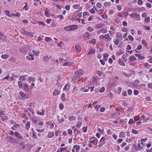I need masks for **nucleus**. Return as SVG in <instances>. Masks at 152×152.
<instances>
[{
  "mask_svg": "<svg viewBox=\"0 0 152 152\" xmlns=\"http://www.w3.org/2000/svg\"><path fill=\"white\" fill-rule=\"evenodd\" d=\"M99 39L100 40L104 39L105 41L106 42L111 41L112 39L110 37L108 34L100 35L99 36Z\"/></svg>",
  "mask_w": 152,
  "mask_h": 152,
  "instance_id": "1",
  "label": "nucleus"
},
{
  "mask_svg": "<svg viewBox=\"0 0 152 152\" xmlns=\"http://www.w3.org/2000/svg\"><path fill=\"white\" fill-rule=\"evenodd\" d=\"M1 119L3 121L7 120L8 118L6 115V112L4 110H1L0 112Z\"/></svg>",
  "mask_w": 152,
  "mask_h": 152,
  "instance_id": "2",
  "label": "nucleus"
},
{
  "mask_svg": "<svg viewBox=\"0 0 152 152\" xmlns=\"http://www.w3.org/2000/svg\"><path fill=\"white\" fill-rule=\"evenodd\" d=\"M137 60V58L134 55H132L129 58V64L132 66L135 65L136 63L134 61Z\"/></svg>",
  "mask_w": 152,
  "mask_h": 152,
  "instance_id": "3",
  "label": "nucleus"
},
{
  "mask_svg": "<svg viewBox=\"0 0 152 152\" xmlns=\"http://www.w3.org/2000/svg\"><path fill=\"white\" fill-rule=\"evenodd\" d=\"M132 18H134L136 21L140 20V15L137 14L136 13H133L131 14L130 15Z\"/></svg>",
  "mask_w": 152,
  "mask_h": 152,
  "instance_id": "4",
  "label": "nucleus"
},
{
  "mask_svg": "<svg viewBox=\"0 0 152 152\" xmlns=\"http://www.w3.org/2000/svg\"><path fill=\"white\" fill-rule=\"evenodd\" d=\"M106 138L104 136L102 137L99 142V146L101 147L103 145L106 143Z\"/></svg>",
  "mask_w": 152,
  "mask_h": 152,
  "instance_id": "5",
  "label": "nucleus"
},
{
  "mask_svg": "<svg viewBox=\"0 0 152 152\" xmlns=\"http://www.w3.org/2000/svg\"><path fill=\"white\" fill-rule=\"evenodd\" d=\"M14 134L15 136L17 137L18 139L20 140H22L23 139V136L21 135L19 132L16 131L15 132Z\"/></svg>",
  "mask_w": 152,
  "mask_h": 152,
  "instance_id": "6",
  "label": "nucleus"
},
{
  "mask_svg": "<svg viewBox=\"0 0 152 152\" xmlns=\"http://www.w3.org/2000/svg\"><path fill=\"white\" fill-rule=\"evenodd\" d=\"M98 142V140L96 137H94L90 138V142L92 143H93L94 145H96Z\"/></svg>",
  "mask_w": 152,
  "mask_h": 152,
  "instance_id": "7",
  "label": "nucleus"
},
{
  "mask_svg": "<svg viewBox=\"0 0 152 152\" xmlns=\"http://www.w3.org/2000/svg\"><path fill=\"white\" fill-rule=\"evenodd\" d=\"M75 149L76 152H78L80 150V147L79 145H75L73 146V148L72 149V152H75Z\"/></svg>",
  "mask_w": 152,
  "mask_h": 152,
  "instance_id": "8",
  "label": "nucleus"
},
{
  "mask_svg": "<svg viewBox=\"0 0 152 152\" xmlns=\"http://www.w3.org/2000/svg\"><path fill=\"white\" fill-rule=\"evenodd\" d=\"M83 73V70L82 69H80L75 72V74L76 75L79 76L82 75Z\"/></svg>",
  "mask_w": 152,
  "mask_h": 152,
  "instance_id": "9",
  "label": "nucleus"
},
{
  "mask_svg": "<svg viewBox=\"0 0 152 152\" xmlns=\"http://www.w3.org/2000/svg\"><path fill=\"white\" fill-rule=\"evenodd\" d=\"M75 52L76 53H80L81 50V48L80 45H76L75 46Z\"/></svg>",
  "mask_w": 152,
  "mask_h": 152,
  "instance_id": "10",
  "label": "nucleus"
},
{
  "mask_svg": "<svg viewBox=\"0 0 152 152\" xmlns=\"http://www.w3.org/2000/svg\"><path fill=\"white\" fill-rule=\"evenodd\" d=\"M135 56L138 58L139 60H142L145 58V57L143 56H142L140 53L135 54Z\"/></svg>",
  "mask_w": 152,
  "mask_h": 152,
  "instance_id": "11",
  "label": "nucleus"
},
{
  "mask_svg": "<svg viewBox=\"0 0 152 152\" xmlns=\"http://www.w3.org/2000/svg\"><path fill=\"white\" fill-rule=\"evenodd\" d=\"M90 35L88 32H86L83 35V38L85 40L88 39L90 38Z\"/></svg>",
  "mask_w": 152,
  "mask_h": 152,
  "instance_id": "12",
  "label": "nucleus"
},
{
  "mask_svg": "<svg viewBox=\"0 0 152 152\" xmlns=\"http://www.w3.org/2000/svg\"><path fill=\"white\" fill-rule=\"evenodd\" d=\"M28 56H26V58L27 60L28 61L33 60H34V55H31L30 53H28Z\"/></svg>",
  "mask_w": 152,
  "mask_h": 152,
  "instance_id": "13",
  "label": "nucleus"
},
{
  "mask_svg": "<svg viewBox=\"0 0 152 152\" xmlns=\"http://www.w3.org/2000/svg\"><path fill=\"white\" fill-rule=\"evenodd\" d=\"M47 127H49L50 129H52L53 128L54 125L50 121H48L46 123Z\"/></svg>",
  "mask_w": 152,
  "mask_h": 152,
  "instance_id": "14",
  "label": "nucleus"
},
{
  "mask_svg": "<svg viewBox=\"0 0 152 152\" xmlns=\"http://www.w3.org/2000/svg\"><path fill=\"white\" fill-rule=\"evenodd\" d=\"M10 142L13 143H17L19 142V140L16 139H14L13 137L10 136Z\"/></svg>",
  "mask_w": 152,
  "mask_h": 152,
  "instance_id": "15",
  "label": "nucleus"
},
{
  "mask_svg": "<svg viewBox=\"0 0 152 152\" xmlns=\"http://www.w3.org/2000/svg\"><path fill=\"white\" fill-rule=\"evenodd\" d=\"M78 26L77 25H70V31L77 29L78 28Z\"/></svg>",
  "mask_w": 152,
  "mask_h": 152,
  "instance_id": "16",
  "label": "nucleus"
},
{
  "mask_svg": "<svg viewBox=\"0 0 152 152\" xmlns=\"http://www.w3.org/2000/svg\"><path fill=\"white\" fill-rule=\"evenodd\" d=\"M118 64L122 66H125L126 64L122 59H119L118 61Z\"/></svg>",
  "mask_w": 152,
  "mask_h": 152,
  "instance_id": "17",
  "label": "nucleus"
},
{
  "mask_svg": "<svg viewBox=\"0 0 152 152\" xmlns=\"http://www.w3.org/2000/svg\"><path fill=\"white\" fill-rule=\"evenodd\" d=\"M121 40V39H115L113 40V42L114 43V45H118L119 42H120V41Z\"/></svg>",
  "mask_w": 152,
  "mask_h": 152,
  "instance_id": "18",
  "label": "nucleus"
},
{
  "mask_svg": "<svg viewBox=\"0 0 152 152\" xmlns=\"http://www.w3.org/2000/svg\"><path fill=\"white\" fill-rule=\"evenodd\" d=\"M142 46L141 45H138L137 48L135 50V51L136 53H139L140 52L139 50H141L142 49Z\"/></svg>",
  "mask_w": 152,
  "mask_h": 152,
  "instance_id": "19",
  "label": "nucleus"
},
{
  "mask_svg": "<svg viewBox=\"0 0 152 152\" xmlns=\"http://www.w3.org/2000/svg\"><path fill=\"white\" fill-rule=\"evenodd\" d=\"M126 56L125 55H123L121 57L124 60L125 62H126L127 61V57L128 56V55L127 53H126Z\"/></svg>",
  "mask_w": 152,
  "mask_h": 152,
  "instance_id": "20",
  "label": "nucleus"
},
{
  "mask_svg": "<svg viewBox=\"0 0 152 152\" xmlns=\"http://www.w3.org/2000/svg\"><path fill=\"white\" fill-rule=\"evenodd\" d=\"M50 59V58L49 56L47 55L46 56H44L43 58V60L45 62L48 61Z\"/></svg>",
  "mask_w": 152,
  "mask_h": 152,
  "instance_id": "21",
  "label": "nucleus"
},
{
  "mask_svg": "<svg viewBox=\"0 0 152 152\" xmlns=\"http://www.w3.org/2000/svg\"><path fill=\"white\" fill-rule=\"evenodd\" d=\"M141 44L144 46L147 47L148 44L146 40L145 39H143L141 41Z\"/></svg>",
  "mask_w": 152,
  "mask_h": 152,
  "instance_id": "22",
  "label": "nucleus"
},
{
  "mask_svg": "<svg viewBox=\"0 0 152 152\" xmlns=\"http://www.w3.org/2000/svg\"><path fill=\"white\" fill-rule=\"evenodd\" d=\"M95 53V50L94 49H91L88 53V55H89L91 54H94Z\"/></svg>",
  "mask_w": 152,
  "mask_h": 152,
  "instance_id": "23",
  "label": "nucleus"
},
{
  "mask_svg": "<svg viewBox=\"0 0 152 152\" xmlns=\"http://www.w3.org/2000/svg\"><path fill=\"white\" fill-rule=\"evenodd\" d=\"M59 94L60 92L56 89H55L53 93V94L54 96L58 95Z\"/></svg>",
  "mask_w": 152,
  "mask_h": 152,
  "instance_id": "24",
  "label": "nucleus"
},
{
  "mask_svg": "<svg viewBox=\"0 0 152 152\" xmlns=\"http://www.w3.org/2000/svg\"><path fill=\"white\" fill-rule=\"evenodd\" d=\"M82 124V122L81 121H78L76 125V127L78 128H80Z\"/></svg>",
  "mask_w": 152,
  "mask_h": 152,
  "instance_id": "25",
  "label": "nucleus"
},
{
  "mask_svg": "<svg viewBox=\"0 0 152 152\" xmlns=\"http://www.w3.org/2000/svg\"><path fill=\"white\" fill-rule=\"evenodd\" d=\"M103 26V24L102 23H99L96 25L95 28H96L99 29L102 28Z\"/></svg>",
  "mask_w": 152,
  "mask_h": 152,
  "instance_id": "26",
  "label": "nucleus"
},
{
  "mask_svg": "<svg viewBox=\"0 0 152 152\" xmlns=\"http://www.w3.org/2000/svg\"><path fill=\"white\" fill-rule=\"evenodd\" d=\"M72 62H64L63 65L64 66H71L72 65Z\"/></svg>",
  "mask_w": 152,
  "mask_h": 152,
  "instance_id": "27",
  "label": "nucleus"
},
{
  "mask_svg": "<svg viewBox=\"0 0 152 152\" xmlns=\"http://www.w3.org/2000/svg\"><path fill=\"white\" fill-rule=\"evenodd\" d=\"M54 133L51 132H49L48 135V137L49 138H51L54 136Z\"/></svg>",
  "mask_w": 152,
  "mask_h": 152,
  "instance_id": "28",
  "label": "nucleus"
},
{
  "mask_svg": "<svg viewBox=\"0 0 152 152\" xmlns=\"http://www.w3.org/2000/svg\"><path fill=\"white\" fill-rule=\"evenodd\" d=\"M30 126V122H28L26 124L25 128L27 130H28L29 129Z\"/></svg>",
  "mask_w": 152,
  "mask_h": 152,
  "instance_id": "29",
  "label": "nucleus"
},
{
  "mask_svg": "<svg viewBox=\"0 0 152 152\" xmlns=\"http://www.w3.org/2000/svg\"><path fill=\"white\" fill-rule=\"evenodd\" d=\"M27 76V75H25V76L24 75H21L19 77V80L22 81H24L26 80L25 77Z\"/></svg>",
  "mask_w": 152,
  "mask_h": 152,
  "instance_id": "30",
  "label": "nucleus"
},
{
  "mask_svg": "<svg viewBox=\"0 0 152 152\" xmlns=\"http://www.w3.org/2000/svg\"><path fill=\"white\" fill-rule=\"evenodd\" d=\"M33 53L36 56H38L40 53V52L39 51H36L35 50H32Z\"/></svg>",
  "mask_w": 152,
  "mask_h": 152,
  "instance_id": "31",
  "label": "nucleus"
},
{
  "mask_svg": "<svg viewBox=\"0 0 152 152\" xmlns=\"http://www.w3.org/2000/svg\"><path fill=\"white\" fill-rule=\"evenodd\" d=\"M20 15L21 14L19 12H17L15 14H11V16H14L15 17H19L20 16Z\"/></svg>",
  "mask_w": 152,
  "mask_h": 152,
  "instance_id": "32",
  "label": "nucleus"
},
{
  "mask_svg": "<svg viewBox=\"0 0 152 152\" xmlns=\"http://www.w3.org/2000/svg\"><path fill=\"white\" fill-rule=\"evenodd\" d=\"M68 119L71 121L76 120V118L74 116H70L69 117Z\"/></svg>",
  "mask_w": 152,
  "mask_h": 152,
  "instance_id": "33",
  "label": "nucleus"
},
{
  "mask_svg": "<svg viewBox=\"0 0 152 152\" xmlns=\"http://www.w3.org/2000/svg\"><path fill=\"white\" fill-rule=\"evenodd\" d=\"M9 57L8 55L5 54L1 55V57L2 58L4 59H6L7 58Z\"/></svg>",
  "mask_w": 152,
  "mask_h": 152,
  "instance_id": "34",
  "label": "nucleus"
},
{
  "mask_svg": "<svg viewBox=\"0 0 152 152\" xmlns=\"http://www.w3.org/2000/svg\"><path fill=\"white\" fill-rule=\"evenodd\" d=\"M61 100L63 101H65L66 100V98L65 97V94L64 93H62L61 95Z\"/></svg>",
  "mask_w": 152,
  "mask_h": 152,
  "instance_id": "35",
  "label": "nucleus"
},
{
  "mask_svg": "<svg viewBox=\"0 0 152 152\" xmlns=\"http://www.w3.org/2000/svg\"><path fill=\"white\" fill-rule=\"evenodd\" d=\"M125 137V135L124 132H121L120 133L119 135V137L120 138H124Z\"/></svg>",
  "mask_w": 152,
  "mask_h": 152,
  "instance_id": "36",
  "label": "nucleus"
},
{
  "mask_svg": "<svg viewBox=\"0 0 152 152\" xmlns=\"http://www.w3.org/2000/svg\"><path fill=\"white\" fill-rule=\"evenodd\" d=\"M89 42L90 44H95L96 42V40L95 39H91L89 40Z\"/></svg>",
  "mask_w": 152,
  "mask_h": 152,
  "instance_id": "37",
  "label": "nucleus"
},
{
  "mask_svg": "<svg viewBox=\"0 0 152 152\" xmlns=\"http://www.w3.org/2000/svg\"><path fill=\"white\" fill-rule=\"evenodd\" d=\"M45 41L47 42H49L51 41V40H52L53 41V40L50 38L48 37H46L45 38Z\"/></svg>",
  "mask_w": 152,
  "mask_h": 152,
  "instance_id": "38",
  "label": "nucleus"
},
{
  "mask_svg": "<svg viewBox=\"0 0 152 152\" xmlns=\"http://www.w3.org/2000/svg\"><path fill=\"white\" fill-rule=\"evenodd\" d=\"M132 147L134 148V151H140V149H139L136 145H133Z\"/></svg>",
  "mask_w": 152,
  "mask_h": 152,
  "instance_id": "39",
  "label": "nucleus"
},
{
  "mask_svg": "<svg viewBox=\"0 0 152 152\" xmlns=\"http://www.w3.org/2000/svg\"><path fill=\"white\" fill-rule=\"evenodd\" d=\"M100 31L103 34L106 33L107 32V30L105 28H102L100 29Z\"/></svg>",
  "mask_w": 152,
  "mask_h": 152,
  "instance_id": "40",
  "label": "nucleus"
},
{
  "mask_svg": "<svg viewBox=\"0 0 152 152\" xmlns=\"http://www.w3.org/2000/svg\"><path fill=\"white\" fill-rule=\"evenodd\" d=\"M88 129V127L87 126H85L82 128V131L84 133H86L87 132Z\"/></svg>",
  "mask_w": 152,
  "mask_h": 152,
  "instance_id": "41",
  "label": "nucleus"
},
{
  "mask_svg": "<svg viewBox=\"0 0 152 152\" xmlns=\"http://www.w3.org/2000/svg\"><path fill=\"white\" fill-rule=\"evenodd\" d=\"M26 35L28 36L33 37H34V34L31 32H27L26 33Z\"/></svg>",
  "mask_w": 152,
  "mask_h": 152,
  "instance_id": "42",
  "label": "nucleus"
},
{
  "mask_svg": "<svg viewBox=\"0 0 152 152\" xmlns=\"http://www.w3.org/2000/svg\"><path fill=\"white\" fill-rule=\"evenodd\" d=\"M57 119L59 123L63 122L64 121V120L63 118H62L61 119H60L59 118V117L58 116Z\"/></svg>",
  "mask_w": 152,
  "mask_h": 152,
  "instance_id": "43",
  "label": "nucleus"
},
{
  "mask_svg": "<svg viewBox=\"0 0 152 152\" xmlns=\"http://www.w3.org/2000/svg\"><path fill=\"white\" fill-rule=\"evenodd\" d=\"M94 28L91 26H88L87 28V30L89 31H94Z\"/></svg>",
  "mask_w": 152,
  "mask_h": 152,
  "instance_id": "44",
  "label": "nucleus"
},
{
  "mask_svg": "<svg viewBox=\"0 0 152 152\" xmlns=\"http://www.w3.org/2000/svg\"><path fill=\"white\" fill-rule=\"evenodd\" d=\"M116 39H121V40H122V34H120V35H119L118 34H116Z\"/></svg>",
  "mask_w": 152,
  "mask_h": 152,
  "instance_id": "45",
  "label": "nucleus"
},
{
  "mask_svg": "<svg viewBox=\"0 0 152 152\" xmlns=\"http://www.w3.org/2000/svg\"><path fill=\"white\" fill-rule=\"evenodd\" d=\"M35 80V77L31 76L29 77L28 79V81H29V80H31L33 82H34Z\"/></svg>",
  "mask_w": 152,
  "mask_h": 152,
  "instance_id": "46",
  "label": "nucleus"
},
{
  "mask_svg": "<svg viewBox=\"0 0 152 152\" xmlns=\"http://www.w3.org/2000/svg\"><path fill=\"white\" fill-rule=\"evenodd\" d=\"M24 87L25 89L26 88H29V89H32V88L29 85L27 84V83H25L24 86Z\"/></svg>",
  "mask_w": 152,
  "mask_h": 152,
  "instance_id": "47",
  "label": "nucleus"
},
{
  "mask_svg": "<svg viewBox=\"0 0 152 152\" xmlns=\"http://www.w3.org/2000/svg\"><path fill=\"white\" fill-rule=\"evenodd\" d=\"M96 11L98 14L101 15L103 12L104 10H96Z\"/></svg>",
  "mask_w": 152,
  "mask_h": 152,
  "instance_id": "48",
  "label": "nucleus"
},
{
  "mask_svg": "<svg viewBox=\"0 0 152 152\" xmlns=\"http://www.w3.org/2000/svg\"><path fill=\"white\" fill-rule=\"evenodd\" d=\"M64 30L66 31H70V26H66L64 28Z\"/></svg>",
  "mask_w": 152,
  "mask_h": 152,
  "instance_id": "49",
  "label": "nucleus"
},
{
  "mask_svg": "<svg viewBox=\"0 0 152 152\" xmlns=\"http://www.w3.org/2000/svg\"><path fill=\"white\" fill-rule=\"evenodd\" d=\"M18 86L19 88H21L23 86L22 83L20 81H18Z\"/></svg>",
  "mask_w": 152,
  "mask_h": 152,
  "instance_id": "50",
  "label": "nucleus"
},
{
  "mask_svg": "<svg viewBox=\"0 0 152 152\" xmlns=\"http://www.w3.org/2000/svg\"><path fill=\"white\" fill-rule=\"evenodd\" d=\"M137 147L139 149H140V151L143 149V147L141 146L140 143H139L138 144Z\"/></svg>",
  "mask_w": 152,
  "mask_h": 152,
  "instance_id": "51",
  "label": "nucleus"
},
{
  "mask_svg": "<svg viewBox=\"0 0 152 152\" xmlns=\"http://www.w3.org/2000/svg\"><path fill=\"white\" fill-rule=\"evenodd\" d=\"M45 112L44 110H42V112H41L39 111H38L37 112V113L39 115H43L44 114Z\"/></svg>",
  "mask_w": 152,
  "mask_h": 152,
  "instance_id": "52",
  "label": "nucleus"
},
{
  "mask_svg": "<svg viewBox=\"0 0 152 152\" xmlns=\"http://www.w3.org/2000/svg\"><path fill=\"white\" fill-rule=\"evenodd\" d=\"M5 12L7 15L10 17H11L12 16H11V14L10 15V12H9L8 10H5Z\"/></svg>",
  "mask_w": 152,
  "mask_h": 152,
  "instance_id": "53",
  "label": "nucleus"
},
{
  "mask_svg": "<svg viewBox=\"0 0 152 152\" xmlns=\"http://www.w3.org/2000/svg\"><path fill=\"white\" fill-rule=\"evenodd\" d=\"M19 93L20 94L21 96H22V97L24 98L26 96V94L22 92H19Z\"/></svg>",
  "mask_w": 152,
  "mask_h": 152,
  "instance_id": "54",
  "label": "nucleus"
},
{
  "mask_svg": "<svg viewBox=\"0 0 152 152\" xmlns=\"http://www.w3.org/2000/svg\"><path fill=\"white\" fill-rule=\"evenodd\" d=\"M147 86L148 88L152 90V83H148Z\"/></svg>",
  "mask_w": 152,
  "mask_h": 152,
  "instance_id": "55",
  "label": "nucleus"
},
{
  "mask_svg": "<svg viewBox=\"0 0 152 152\" xmlns=\"http://www.w3.org/2000/svg\"><path fill=\"white\" fill-rule=\"evenodd\" d=\"M57 18H59L60 20H62L64 19V17L62 15H58L57 16Z\"/></svg>",
  "mask_w": 152,
  "mask_h": 152,
  "instance_id": "56",
  "label": "nucleus"
},
{
  "mask_svg": "<svg viewBox=\"0 0 152 152\" xmlns=\"http://www.w3.org/2000/svg\"><path fill=\"white\" fill-rule=\"evenodd\" d=\"M97 130L99 132V133L101 134L103 133V130L101 129L100 128H98Z\"/></svg>",
  "mask_w": 152,
  "mask_h": 152,
  "instance_id": "57",
  "label": "nucleus"
},
{
  "mask_svg": "<svg viewBox=\"0 0 152 152\" xmlns=\"http://www.w3.org/2000/svg\"><path fill=\"white\" fill-rule=\"evenodd\" d=\"M132 133L134 134H138V132L134 129H132Z\"/></svg>",
  "mask_w": 152,
  "mask_h": 152,
  "instance_id": "58",
  "label": "nucleus"
},
{
  "mask_svg": "<svg viewBox=\"0 0 152 152\" xmlns=\"http://www.w3.org/2000/svg\"><path fill=\"white\" fill-rule=\"evenodd\" d=\"M128 38L129 40L131 41H133L134 40V38L131 35H129L128 36Z\"/></svg>",
  "mask_w": 152,
  "mask_h": 152,
  "instance_id": "59",
  "label": "nucleus"
},
{
  "mask_svg": "<svg viewBox=\"0 0 152 152\" xmlns=\"http://www.w3.org/2000/svg\"><path fill=\"white\" fill-rule=\"evenodd\" d=\"M133 93H134V95H137L139 93L138 90H134V91Z\"/></svg>",
  "mask_w": 152,
  "mask_h": 152,
  "instance_id": "60",
  "label": "nucleus"
},
{
  "mask_svg": "<svg viewBox=\"0 0 152 152\" xmlns=\"http://www.w3.org/2000/svg\"><path fill=\"white\" fill-rule=\"evenodd\" d=\"M104 6L105 7H107L109 6L110 5V1L109 2H106L104 3Z\"/></svg>",
  "mask_w": 152,
  "mask_h": 152,
  "instance_id": "61",
  "label": "nucleus"
},
{
  "mask_svg": "<svg viewBox=\"0 0 152 152\" xmlns=\"http://www.w3.org/2000/svg\"><path fill=\"white\" fill-rule=\"evenodd\" d=\"M121 30L124 32L127 33L128 29L126 28L123 27L121 28Z\"/></svg>",
  "mask_w": 152,
  "mask_h": 152,
  "instance_id": "62",
  "label": "nucleus"
},
{
  "mask_svg": "<svg viewBox=\"0 0 152 152\" xmlns=\"http://www.w3.org/2000/svg\"><path fill=\"white\" fill-rule=\"evenodd\" d=\"M96 6L99 8H100L102 7V4L100 2L97 3L96 4Z\"/></svg>",
  "mask_w": 152,
  "mask_h": 152,
  "instance_id": "63",
  "label": "nucleus"
},
{
  "mask_svg": "<svg viewBox=\"0 0 152 152\" xmlns=\"http://www.w3.org/2000/svg\"><path fill=\"white\" fill-rule=\"evenodd\" d=\"M134 123V120L133 118H130L128 122V124H130Z\"/></svg>",
  "mask_w": 152,
  "mask_h": 152,
  "instance_id": "64",
  "label": "nucleus"
}]
</instances>
